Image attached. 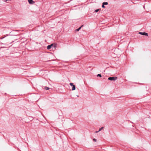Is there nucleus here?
Wrapping results in <instances>:
<instances>
[{"instance_id": "1", "label": "nucleus", "mask_w": 151, "mask_h": 151, "mask_svg": "<svg viewBox=\"0 0 151 151\" xmlns=\"http://www.w3.org/2000/svg\"><path fill=\"white\" fill-rule=\"evenodd\" d=\"M117 79V77H110L108 78V80L110 81H116Z\"/></svg>"}, {"instance_id": "2", "label": "nucleus", "mask_w": 151, "mask_h": 151, "mask_svg": "<svg viewBox=\"0 0 151 151\" xmlns=\"http://www.w3.org/2000/svg\"><path fill=\"white\" fill-rule=\"evenodd\" d=\"M70 86H72V90L73 91L75 90L76 86L75 85H73L72 83H70Z\"/></svg>"}, {"instance_id": "3", "label": "nucleus", "mask_w": 151, "mask_h": 151, "mask_svg": "<svg viewBox=\"0 0 151 151\" xmlns=\"http://www.w3.org/2000/svg\"><path fill=\"white\" fill-rule=\"evenodd\" d=\"M139 34L142 35H145L146 36H148V34H147V33H146V32H139Z\"/></svg>"}, {"instance_id": "4", "label": "nucleus", "mask_w": 151, "mask_h": 151, "mask_svg": "<svg viewBox=\"0 0 151 151\" xmlns=\"http://www.w3.org/2000/svg\"><path fill=\"white\" fill-rule=\"evenodd\" d=\"M52 45H53V44H51L50 45H48L47 47V49L48 50L50 49L52 47Z\"/></svg>"}, {"instance_id": "5", "label": "nucleus", "mask_w": 151, "mask_h": 151, "mask_svg": "<svg viewBox=\"0 0 151 151\" xmlns=\"http://www.w3.org/2000/svg\"><path fill=\"white\" fill-rule=\"evenodd\" d=\"M33 0H28V1L30 4H33L34 2L32 1Z\"/></svg>"}, {"instance_id": "6", "label": "nucleus", "mask_w": 151, "mask_h": 151, "mask_svg": "<svg viewBox=\"0 0 151 151\" xmlns=\"http://www.w3.org/2000/svg\"><path fill=\"white\" fill-rule=\"evenodd\" d=\"M83 26V25H82L80 27H79L78 28L76 29V31H78L81 29V28Z\"/></svg>"}, {"instance_id": "7", "label": "nucleus", "mask_w": 151, "mask_h": 151, "mask_svg": "<svg viewBox=\"0 0 151 151\" xmlns=\"http://www.w3.org/2000/svg\"><path fill=\"white\" fill-rule=\"evenodd\" d=\"M103 128L104 127H102L101 128H100L98 131V132H100V131H101V130H102L103 129Z\"/></svg>"}, {"instance_id": "8", "label": "nucleus", "mask_w": 151, "mask_h": 151, "mask_svg": "<svg viewBox=\"0 0 151 151\" xmlns=\"http://www.w3.org/2000/svg\"><path fill=\"white\" fill-rule=\"evenodd\" d=\"M103 4L105 5H107L108 3L107 2H103Z\"/></svg>"}, {"instance_id": "9", "label": "nucleus", "mask_w": 151, "mask_h": 151, "mask_svg": "<svg viewBox=\"0 0 151 151\" xmlns=\"http://www.w3.org/2000/svg\"><path fill=\"white\" fill-rule=\"evenodd\" d=\"M45 89L46 90H48L49 89V88L48 87H45Z\"/></svg>"}, {"instance_id": "10", "label": "nucleus", "mask_w": 151, "mask_h": 151, "mask_svg": "<svg viewBox=\"0 0 151 151\" xmlns=\"http://www.w3.org/2000/svg\"><path fill=\"white\" fill-rule=\"evenodd\" d=\"M97 76H99V77H101V75L100 74H98V75H97Z\"/></svg>"}, {"instance_id": "11", "label": "nucleus", "mask_w": 151, "mask_h": 151, "mask_svg": "<svg viewBox=\"0 0 151 151\" xmlns=\"http://www.w3.org/2000/svg\"><path fill=\"white\" fill-rule=\"evenodd\" d=\"M99 9H96V10L95 11L96 12H98L99 11Z\"/></svg>"}, {"instance_id": "12", "label": "nucleus", "mask_w": 151, "mask_h": 151, "mask_svg": "<svg viewBox=\"0 0 151 151\" xmlns=\"http://www.w3.org/2000/svg\"><path fill=\"white\" fill-rule=\"evenodd\" d=\"M93 141H94V142H96V140L95 139V138H94L93 139Z\"/></svg>"}, {"instance_id": "13", "label": "nucleus", "mask_w": 151, "mask_h": 151, "mask_svg": "<svg viewBox=\"0 0 151 151\" xmlns=\"http://www.w3.org/2000/svg\"><path fill=\"white\" fill-rule=\"evenodd\" d=\"M102 7L103 8H104L105 7L104 5V4H103Z\"/></svg>"}, {"instance_id": "14", "label": "nucleus", "mask_w": 151, "mask_h": 151, "mask_svg": "<svg viewBox=\"0 0 151 151\" xmlns=\"http://www.w3.org/2000/svg\"><path fill=\"white\" fill-rule=\"evenodd\" d=\"M98 132V131H96V132H95V133H98V132Z\"/></svg>"}, {"instance_id": "15", "label": "nucleus", "mask_w": 151, "mask_h": 151, "mask_svg": "<svg viewBox=\"0 0 151 151\" xmlns=\"http://www.w3.org/2000/svg\"><path fill=\"white\" fill-rule=\"evenodd\" d=\"M10 0H6L5 1L7 2V1H10Z\"/></svg>"}]
</instances>
